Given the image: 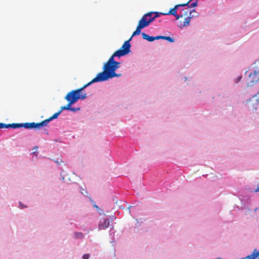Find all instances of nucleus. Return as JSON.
<instances>
[{
    "label": "nucleus",
    "mask_w": 259,
    "mask_h": 259,
    "mask_svg": "<svg viewBox=\"0 0 259 259\" xmlns=\"http://www.w3.org/2000/svg\"><path fill=\"white\" fill-rule=\"evenodd\" d=\"M83 88H79L77 90H72L68 93L65 97V99L66 100L68 103L66 106V110H71L75 112L77 110L76 109L71 108V106L77 101L78 100H83L87 98V94L84 92H82Z\"/></svg>",
    "instance_id": "nucleus-1"
},
{
    "label": "nucleus",
    "mask_w": 259,
    "mask_h": 259,
    "mask_svg": "<svg viewBox=\"0 0 259 259\" xmlns=\"http://www.w3.org/2000/svg\"><path fill=\"white\" fill-rule=\"evenodd\" d=\"M160 14L157 12H151L143 16L139 22L136 30L133 32L132 36L139 35L141 33V29L148 26L153 22L156 17H159Z\"/></svg>",
    "instance_id": "nucleus-2"
},
{
    "label": "nucleus",
    "mask_w": 259,
    "mask_h": 259,
    "mask_svg": "<svg viewBox=\"0 0 259 259\" xmlns=\"http://www.w3.org/2000/svg\"><path fill=\"white\" fill-rule=\"evenodd\" d=\"M115 57L113 54L104 65L103 70L109 75L119 67L120 63L114 60Z\"/></svg>",
    "instance_id": "nucleus-3"
},
{
    "label": "nucleus",
    "mask_w": 259,
    "mask_h": 259,
    "mask_svg": "<svg viewBox=\"0 0 259 259\" xmlns=\"http://www.w3.org/2000/svg\"><path fill=\"white\" fill-rule=\"evenodd\" d=\"M132 39V36H131L128 40L125 41L122 46L121 48L114 52L113 54V56H117L120 57L127 54L130 51L131 48V44H130L129 41L131 40Z\"/></svg>",
    "instance_id": "nucleus-4"
},
{
    "label": "nucleus",
    "mask_w": 259,
    "mask_h": 259,
    "mask_svg": "<svg viewBox=\"0 0 259 259\" xmlns=\"http://www.w3.org/2000/svg\"><path fill=\"white\" fill-rule=\"evenodd\" d=\"M109 78V75L107 74L104 70L103 71L98 73L97 76L93 78L90 82L84 85L81 88H83V90L86 88L87 87L91 84L94 82H97L99 81H103L108 79Z\"/></svg>",
    "instance_id": "nucleus-5"
},
{
    "label": "nucleus",
    "mask_w": 259,
    "mask_h": 259,
    "mask_svg": "<svg viewBox=\"0 0 259 259\" xmlns=\"http://www.w3.org/2000/svg\"><path fill=\"white\" fill-rule=\"evenodd\" d=\"M248 85H251L252 83L257 82L259 80V67L256 66V69L251 72L248 77Z\"/></svg>",
    "instance_id": "nucleus-6"
},
{
    "label": "nucleus",
    "mask_w": 259,
    "mask_h": 259,
    "mask_svg": "<svg viewBox=\"0 0 259 259\" xmlns=\"http://www.w3.org/2000/svg\"><path fill=\"white\" fill-rule=\"evenodd\" d=\"M45 122L42 121L40 122L35 123V122H26L23 123V127L28 129L37 128L39 129L41 127L45 126Z\"/></svg>",
    "instance_id": "nucleus-7"
},
{
    "label": "nucleus",
    "mask_w": 259,
    "mask_h": 259,
    "mask_svg": "<svg viewBox=\"0 0 259 259\" xmlns=\"http://www.w3.org/2000/svg\"><path fill=\"white\" fill-rule=\"evenodd\" d=\"M189 14L190 16L186 17L184 19V23L183 24V27L187 26L189 24L191 18H192L194 17H197L198 15V13L194 10H192L191 11H190Z\"/></svg>",
    "instance_id": "nucleus-8"
},
{
    "label": "nucleus",
    "mask_w": 259,
    "mask_h": 259,
    "mask_svg": "<svg viewBox=\"0 0 259 259\" xmlns=\"http://www.w3.org/2000/svg\"><path fill=\"white\" fill-rule=\"evenodd\" d=\"M190 2H191V1H190V0H189L187 3H186L185 4L177 5L174 7V8L171 9L168 13H162V14L163 15H176V14H177V10L179 7L186 6V5H188V4Z\"/></svg>",
    "instance_id": "nucleus-9"
},
{
    "label": "nucleus",
    "mask_w": 259,
    "mask_h": 259,
    "mask_svg": "<svg viewBox=\"0 0 259 259\" xmlns=\"http://www.w3.org/2000/svg\"><path fill=\"white\" fill-rule=\"evenodd\" d=\"M110 225V222L108 219L105 218L101 220L99 224V229L100 230L105 229Z\"/></svg>",
    "instance_id": "nucleus-10"
},
{
    "label": "nucleus",
    "mask_w": 259,
    "mask_h": 259,
    "mask_svg": "<svg viewBox=\"0 0 259 259\" xmlns=\"http://www.w3.org/2000/svg\"><path fill=\"white\" fill-rule=\"evenodd\" d=\"M259 258V251H257L256 249H254L252 253L247 256L246 257L243 258L242 259H256Z\"/></svg>",
    "instance_id": "nucleus-11"
},
{
    "label": "nucleus",
    "mask_w": 259,
    "mask_h": 259,
    "mask_svg": "<svg viewBox=\"0 0 259 259\" xmlns=\"http://www.w3.org/2000/svg\"><path fill=\"white\" fill-rule=\"evenodd\" d=\"M61 114V111H58L55 113H54L51 117L49 118L48 119H47L43 121L45 122V125L47 126V124L51 121L52 120L54 119H56L58 117V116Z\"/></svg>",
    "instance_id": "nucleus-12"
},
{
    "label": "nucleus",
    "mask_w": 259,
    "mask_h": 259,
    "mask_svg": "<svg viewBox=\"0 0 259 259\" xmlns=\"http://www.w3.org/2000/svg\"><path fill=\"white\" fill-rule=\"evenodd\" d=\"M142 35L143 39H146L148 41L151 42L155 40V37L150 36L145 33H142Z\"/></svg>",
    "instance_id": "nucleus-13"
},
{
    "label": "nucleus",
    "mask_w": 259,
    "mask_h": 259,
    "mask_svg": "<svg viewBox=\"0 0 259 259\" xmlns=\"http://www.w3.org/2000/svg\"><path fill=\"white\" fill-rule=\"evenodd\" d=\"M13 128L23 127V123H12Z\"/></svg>",
    "instance_id": "nucleus-14"
},
{
    "label": "nucleus",
    "mask_w": 259,
    "mask_h": 259,
    "mask_svg": "<svg viewBox=\"0 0 259 259\" xmlns=\"http://www.w3.org/2000/svg\"><path fill=\"white\" fill-rule=\"evenodd\" d=\"M190 11H189V10L188 9V8H185L182 10V11L180 14H181V15H184V16H186L188 13H189Z\"/></svg>",
    "instance_id": "nucleus-15"
},
{
    "label": "nucleus",
    "mask_w": 259,
    "mask_h": 259,
    "mask_svg": "<svg viewBox=\"0 0 259 259\" xmlns=\"http://www.w3.org/2000/svg\"><path fill=\"white\" fill-rule=\"evenodd\" d=\"M190 3L188 4V5H187L188 8H192V7H195L197 6V1H196L195 2H193V3L189 4Z\"/></svg>",
    "instance_id": "nucleus-16"
},
{
    "label": "nucleus",
    "mask_w": 259,
    "mask_h": 259,
    "mask_svg": "<svg viewBox=\"0 0 259 259\" xmlns=\"http://www.w3.org/2000/svg\"><path fill=\"white\" fill-rule=\"evenodd\" d=\"M120 76H121V74H117L115 72H113L111 74H110L109 78H111L114 77H119Z\"/></svg>",
    "instance_id": "nucleus-17"
},
{
    "label": "nucleus",
    "mask_w": 259,
    "mask_h": 259,
    "mask_svg": "<svg viewBox=\"0 0 259 259\" xmlns=\"http://www.w3.org/2000/svg\"><path fill=\"white\" fill-rule=\"evenodd\" d=\"M75 236L76 238L81 239L83 237V235L82 233H75Z\"/></svg>",
    "instance_id": "nucleus-18"
},
{
    "label": "nucleus",
    "mask_w": 259,
    "mask_h": 259,
    "mask_svg": "<svg viewBox=\"0 0 259 259\" xmlns=\"http://www.w3.org/2000/svg\"><path fill=\"white\" fill-rule=\"evenodd\" d=\"M163 39L167 40L168 41L171 42H173L174 41V39L172 37H170V36H164Z\"/></svg>",
    "instance_id": "nucleus-19"
},
{
    "label": "nucleus",
    "mask_w": 259,
    "mask_h": 259,
    "mask_svg": "<svg viewBox=\"0 0 259 259\" xmlns=\"http://www.w3.org/2000/svg\"><path fill=\"white\" fill-rule=\"evenodd\" d=\"M174 16L176 17V18L177 20H178L180 18H183L184 17V15H181V14H176V15H174Z\"/></svg>",
    "instance_id": "nucleus-20"
},
{
    "label": "nucleus",
    "mask_w": 259,
    "mask_h": 259,
    "mask_svg": "<svg viewBox=\"0 0 259 259\" xmlns=\"http://www.w3.org/2000/svg\"><path fill=\"white\" fill-rule=\"evenodd\" d=\"M90 256L89 254H84L82 256L83 259H89Z\"/></svg>",
    "instance_id": "nucleus-21"
},
{
    "label": "nucleus",
    "mask_w": 259,
    "mask_h": 259,
    "mask_svg": "<svg viewBox=\"0 0 259 259\" xmlns=\"http://www.w3.org/2000/svg\"><path fill=\"white\" fill-rule=\"evenodd\" d=\"M164 36L159 35L155 37V40L162 39H163Z\"/></svg>",
    "instance_id": "nucleus-22"
},
{
    "label": "nucleus",
    "mask_w": 259,
    "mask_h": 259,
    "mask_svg": "<svg viewBox=\"0 0 259 259\" xmlns=\"http://www.w3.org/2000/svg\"><path fill=\"white\" fill-rule=\"evenodd\" d=\"M6 124L4 123H0V128H6Z\"/></svg>",
    "instance_id": "nucleus-23"
},
{
    "label": "nucleus",
    "mask_w": 259,
    "mask_h": 259,
    "mask_svg": "<svg viewBox=\"0 0 259 259\" xmlns=\"http://www.w3.org/2000/svg\"><path fill=\"white\" fill-rule=\"evenodd\" d=\"M63 110H66V106H62L61 107V109L59 110V111H61V112Z\"/></svg>",
    "instance_id": "nucleus-24"
},
{
    "label": "nucleus",
    "mask_w": 259,
    "mask_h": 259,
    "mask_svg": "<svg viewBox=\"0 0 259 259\" xmlns=\"http://www.w3.org/2000/svg\"><path fill=\"white\" fill-rule=\"evenodd\" d=\"M12 123L11 124H6V128H12Z\"/></svg>",
    "instance_id": "nucleus-25"
},
{
    "label": "nucleus",
    "mask_w": 259,
    "mask_h": 259,
    "mask_svg": "<svg viewBox=\"0 0 259 259\" xmlns=\"http://www.w3.org/2000/svg\"><path fill=\"white\" fill-rule=\"evenodd\" d=\"M241 79V76H239L238 78H237V80L236 81V82H238V81H239Z\"/></svg>",
    "instance_id": "nucleus-26"
},
{
    "label": "nucleus",
    "mask_w": 259,
    "mask_h": 259,
    "mask_svg": "<svg viewBox=\"0 0 259 259\" xmlns=\"http://www.w3.org/2000/svg\"><path fill=\"white\" fill-rule=\"evenodd\" d=\"M33 149H35V150H37L38 149V147L37 146H35V147H34Z\"/></svg>",
    "instance_id": "nucleus-27"
},
{
    "label": "nucleus",
    "mask_w": 259,
    "mask_h": 259,
    "mask_svg": "<svg viewBox=\"0 0 259 259\" xmlns=\"http://www.w3.org/2000/svg\"><path fill=\"white\" fill-rule=\"evenodd\" d=\"M94 207H96V208H98V206H97L96 205H94Z\"/></svg>",
    "instance_id": "nucleus-28"
},
{
    "label": "nucleus",
    "mask_w": 259,
    "mask_h": 259,
    "mask_svg": "<svg viewBox=\"0 0 259 259\" xmlns=\"http://www.w3.org/2000/svg\"><path fill=\"white\" fill-rule=\"evenodd\" d=\"M33 154H35V155H37V154H36V152H33Z\"/></svg>",
    "instance_id": "nucleus-29"
},
{
    "label": "nucleus",
    "mask_w": 259,
    "mask_h": 259,
    "mask_svg": "<svg viewBox=\"0 0 259 259\" xmlns=\"http://www.w3.org/2000/svg\"><path fill=\"white\" fill-rule=\"evenodd\" d=\"M193 1V0H190V1H191H191Z\"/></svg>",
    "instance_id": "nucleus-30"
},
{
    "label": "nucleus",
    "mask_w": 259,
    "mask_h": 259,
    "mask_svg": "<svg viewBox=\"0 0 259 259\" xmlns=\"http://www.w3.org/2000/svg\"><path fill=\"white\" fill-rule=\"evenodd\" d=\"M258 94H259V92H258Z\"/></svg>",
    "instance_id": "nucleus-31"
}]
</instances>
